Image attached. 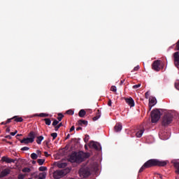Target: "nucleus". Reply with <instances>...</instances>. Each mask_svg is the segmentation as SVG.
Returning <instances> with one entry per match:
<instances>
[{
	"label": "nucleus",
	"mask_w": 179,
	"mask_h": 179,
	"mask_svg": "<svg viewBox=\"0 0 179 179\" xmlns=\"http://www.w3.org/2000/svg\"><path fill=\"white\" fill-rule=\"evenodd\" d=\"M66 174H68L66 169L57 170L53 172V178L55 179L62 178Z\"/></svg>",
	"instance_id": "39448f33"
},
{
	"label": "nucleus",
	"mask_w": 179,
	"mask_h": 179,
	"mask_svg": "<svg viewBox=\"0 0 179 179\" xmlns=\"http://www.w3.org/2000/svg\"><path fill=\"white\" fill-rule=\"evenodd\" d=\"M139 70V66H137L136 67L134 68V71H136Z\"/></svg>",
	"instance_id": "09e8293b"
},
{
	"label": "nucleus",
	"mask_w": 179,
	"mask_h": 179,
	"mask_svg": "<svg viewBox=\"0 0 179 179\" xmlns=\"http://www.w3.org/2000/svg\"><path fill=\"white\" fill-rule=\"evenodd\" d=\"M12 120H14V118H13V117H11V118H10V119H8V120H6V124H10V122H12Z\"/></svg>",
	"instance_id": "79ce46f5"
},
{
	"label": "nucleus",
	"mask_w": 179,
	"mask_h": 179,
	"mask_svg": "<svg viewBox=\"0 0 179 179\" xmlns=\"http://www.w3.org/2000/svg\"><path fill=\"white\" fill-rule=\"evenodd\" d=\"M89 157H90L89 152H84L83 151L73 152L70 155L69 162H71V163H82L85 159H89Z\"/></svg>",
	"instance_id": "f03ea898"
},
{
	"label": "nucleus",
	"mask_w": 179,
	"mask_h": 179,
	"mask_svg": "<svg viewBox=\"0 0 179 179\" xmlns=\"http://www.w3.org/2000/svg\"><path fill=\"white\" fill-rule=\"evenodd\" d=\"M58 124H59V121L55 120L52 124V127H56L57 125H58Z\"/></svg>",
	"instance_id": "72a5a7b5"
},
{
	"label": "nucleus",
	"mask_w": 179,
	"mask_h": 179,
	"mask_svg": "<svg viewBox=\"0 0 179 179\" xmlns=\"http://www.w3.org/2000/svg\"><path fill=\"white\" fill-rule=\"evenodd\" d=\"M64 124H62V122H60L59 124H57L55 127V131H58V129H59L61 128V127H63Z\"/></svg>",
	"instance_id": "a878e982"
},
{
	"label": "nucleus",
	"mask_w": 179,
	"mask_h": 179,
	"mask_svg": "<svg viewBox=\"0 0 179 179\" xmlns=\"http://www.w3.org/2000/svg\"><path fill=\"white\" fill-rule=\"evenodd\" d=\"M8 174H10V169H5L3 170L0 173V178H2L3 177H6Z\"/></svg>",
	"instance_id": "9b49d317"
},
{
	"label": "nucleus",
	"mask_w": 179,
	"mask_h": 179,
	"mask_svg": "<svg viewBox=\"0 0 179 179\" xmlns=\"http://www.w3.org/2000/svg\"><path fill=\"white\" fill-rule=\"evenodd\" d=\"M28 136H29L28 138L31 140V142L33 143V142H34V139L37 136V133L31 131L28 134Z\"/></svg>",
	"instance_id": "f8f14e48"
},
{
	"label": "nucleus",
	"mask_w": 179,
	"mask_h": 179,
	"mask_svg": "<svg viewBox=\"0 0 179 179\" xmlns=\"http://www.w3.org/2000/svg\"><path fill=\"white\" fill-rule=\"evenodd\" d=\"M44 153L46 157H48V156H50V155H48V152H45Z\"/></svg>",
	"instance_id": "13d9d810"
},
{
	"label": "nucleus",
	"mask_w": 179,
	"mask_h": 179,
	"mask_svg": "<svg viewBox=\"0 0 179 179\" xmlns=\"http://www.w3.org/2000/svg\"><path fill=\"white\" fill-rule=\"evenodd\" d=\"M16 136H22V134H17Z\"/></svg>",
	"instance_id": "052dcab7"
},
{
	"label": "nucleus",
	"mask_w": 179,
	"mask_h": 179,
	"mask_svg": "<svg viewBox=\"0 0 179 179\" xmlns=\"http://www.w3.org/2000/svg\"><path fill=\"white\" fill-rule=\"evenodd\" d=\"M79 176L81 177V178H86L90 176V171L88 168H81L79 170Z\"/></svg>",
	"instance_id": "423d86ee"
},
{
	"label": "nucleus",
	"mask_w": 179,
	"mask_h": 179,
	"mask_svg": "<svg viewBox=\"0 0 179 179\" xmlns=\"http://www.w3.org/2000/svg\"><path fill=\"white\" fill-rule=\"evenodd\" d=\"M22 173H30V171H31V169L30 168H24L22 170Z\"/></svg>",
	"instance_id": "c85d7f7f"
},
{
	"label": "nucleus",
	"mask_w": 179,
	"mask_h": 179,
	"mask_svg": "<svg viewBox=\"0 0 179 179\" xmlns=\"http://www.w3.org/2000/svg\"><path fill=\"white\" fill-rule=\"evenodd\" d=\"M175 87L177 90H179V82L175 83Z\"/></svg>",
	"instance_id": "a19ab883"
},
{
	"label": "nucleus",
	"mask_w": 179,
	"mask_h": 179,
	"mask_svg": "<svg viewBox=\"0 0 179 179\" xmlns=\"http://www.w3.org/2000/svg\"><path fill=\"white\" fill-rule=\"evenodd\" d=\"M36 155L37 156H38L39 157H41V151H40L39 150H36Z\"/></svg>",
	"instance_id": "ea45409f"
},
{
	"label": "nucleus",
	"mask_w": 179,
	"mask_h": 179,
	"mask_svg": "<svg viewBox=\"0 0 179 179\" xmlns=\"http://www.w3.org/2000/svg\"><path fill=\"white\" fill-rule=\"evenodd\" d=\"M32 164H36V161H33V162H32Z\"/></svg>",
	"instance_id": "bf43d9fd"
},
{
	"label": "nucleus",
	"mask_w": 179,
	"mask_h": 179,
	"mask_svg": "<svg viewBox=\"0 0 179 179\" xmlns=\"http://www.w3.org/2000/svg\"><path fill=\"white\" fill-rule=\"evenodd\" d=\"M2 162H5L6 163H15V159H10L8 157H3L1 158Z\"/></svg>",
	"instance_id": "4468645a"
},
{
	"label": "nucleus",
	"mask_w": 179,
	"mask_h": 179,
	"mask_svg": "<svg viewBox=\"0 0 179 179\" xmlns=\"http://www.w3.org/2000/svg\"><path fill=\"white\" fill-rule=\"evenodd\" d=\"M84 142L85 143H87V142H89V135H87V134L85 135V137L84 138Z\"/></svg>",
	"instance_id": "e433bc0d"
},
{
	"label": "nucleus",
	"mask_w": 179,
	"mask_h": 179,
	"mask_svg": "<svg viewBox=\"0 0 179 179\" xmlns=\"http://www.w3.org/2000/svg\"><path fill=\"white\" fill-rule=\"evenodd\" d=\"M143 132H145V129L139 130L136 132V136L137 138H142V135H143Z\"/></svg>",
	"instance_id": "412c9836"
},
{
	"label": "nucleus",
	"mask_w": 179,
	"mask_h": 179,
	"mask_svg": "<svg viewBox=\"0 0 179 179\" xmlns=\"http://www.w3.org/2000/svg\"><path fill=\"white\" fill-rule=\"evenodd\" d=\"M156 103H157V101L156 100V98H150L149 99V108H150V110H152V107H153V106H155Z\"/></svg>",
	"instance_id": "ddd939ff"
},
{
	"label": "nucleus",
	"mask_w": 179,
	"mask_h": 179,
	"mask_svg": "<svg viewBox=\"0 0 179 179\" xmlns=\"http://www.w3.org/2000/svg\"><path fill=\"white\" fill-rule=\"evenodd\" d=\"M160 110L158 109H154L151 112V121L152 124H156L159 120H160Z\"/></svg>",
	"instance_id": "20e7f679"
},
{
	"label": "nucleus",
	"mask_w": 179,
	"mask_h": 179,
	"mask_svg": "<svg viewBox=\"0 0 179 179\" xmlns=\"http://www.w3.org/2000/svg\"><path fill=\"white\" fill-rule=\"evenodd\" d=\"M173 116L170 113H168L164 115L162 120V127H167L170 124H171V122H173Z\"/></svg>",
	"instance_id": "7ed1b4c3"
},
{
	"label": "nucleus",
	"mask_w": 179,
	"mask_h": 179,
	"mask_svg": "<svg viewBox=\"0 0 179 179\" xmlns=\"http://www.w3.org/2000/svg\"><path fill=\"white\" fill-rule=\"evenodd\" d=\"M171 164L176 169L175 173H176V174H179V160L173 159L171 161Z\"/></svg>",
	"instance_id": "1a4fd4ad"
},
{
	"label": "nucleus",
	"mask_w": 179,
	"mask_h": 179,
	"mask_svg": "<svg viewBox=\"0 0 179 179\" xmlns=\"http://www.w3.org/2000/svg\"><path fill=\"white\" fill-rule=\"evenodd\" d=\"M50 136L52 137V141L57 138V136H58V134L57 133H52Z\"/></svg>",
	"instance_id": "473e14b6"
},
{
	"label": "nucleus",
	"mask_w": 179,
	"mask_h": 179,
	"mask_svg": "<svg viewBox=\"0 0 179 179\" xmlns=\"http://www.w3.org/2000/svg\"><path fill=\"white\" fill-rule=\"evenodd\" d=\"M0 134H1V131H0Z\"/></svg>",
	"instance_id": "338daca9"
},
{
	"label": "nucleus",
	"mask_w": 179,
	"mask_h": 179,
	"mask_svg": "<svg viewBox=\"0 0 179 179\" xmlns=\"http://www.w3.org/2000/svg\"><path fill=\"white\" fill-rule=\"evenodd\" d=\"M8 123H6V122H2L1 123V125H6Z\"/></svg>",
	"instance_id": "5fc2aeb1"
},
{
	"label": "nucleus",
	"mask_w": 179,
	"mask_h": 179,
	"mask_svg": "<svg viewBox=\"0 0 179 179\" xmlns=\"http://www.w3.org/2000/svg\"><path fill=\"white\" fill-rule=\"evenodd\" d=\"M78 115L80 118H83V117L86 115V110H85V109H81L78 113Z\"/></svg>",
	"instance_id": "6ab92c4d"
},
{
	"label": "nucleus",
	"mask_w": 179,
	"mask_h": 179,
	"mask_svg": "<svg viewBox=\"0 0 179 179\" xmlns=\"http://www.w3.org/2000/svg\"><path fill=\"white\" fill-rule=\"evenodd\" d=\"M13 118H14L15 122H23V117H22L14 116Z\"/></svg>",
	"instance_id": "4be33fe9"
},
{
	"label": "nucleus",
	"mask_w": 179,
	"mask_h": 179,
	"mask_svg": "<svg viewBox=\"0 0 179 179\" xmlns=\"http://www.w3.org/2000/svg\"><path fill=\"white\" fill-rule=\"evenodd\" d=\"M44 141V136H39L36 138V143L38 145H41V141Z\"/></svg>",
	"instance_id": "aec40b11"
},
{
	"label": "nucleus",
	"mask_w": 179,
	"mask_h": 179,
	"mask_svg": "<svg viewBox=\"0 0 179 179\" xmlns=\"http://www.w3.org/2000/svg\"><path fill=\"white\" fill-rule=\"evenodd\" d=\"M46 145H48V142H46Z\"/></svg>",
	"instance_id": "e2e57ef3"
},
{
	"label": "nucleus",
	"mask_w": 179,
	"mask_h": 179,
	"mask_svg": "<svg viewBox=\"0 0 179 179\" xmlns=\"http://www.w3.org/2000/svg\"><path fill=\"white\" fill-rule=\"evenodd\" d=\"M62 118H64V115L62 113H58V117H57V121H59V122L60 121H62Z\"/></svg>",
	"instance_id": "c756f323"
},
{
	"label": "nucleus",
	"mask_w": 179,
	"mask_h": 179,
	"mask_svg": "<svg viewBox=\"0 0 179 179\" xmlns=\"http://www.w3.org/2000/svg\"><path fill=\"white\" fill-rule=\"evenodd\" d=\"M31 178H38V175L37 174V172H34L33 173L31 174Z\"/></svg>",
	"instance_id": "7c9ffc66"
},
{
	"label": "nucleus",
	"mask_w": 179,
	"mask_h": 179,
	"mask_svg": "<svg viewBox=\"0 0 179 179\" xmlns=\"http://www.w3.org/2000/svg\"><path fill=\"white\" fill-rule=\"evenodd\" d=\"M69 138H71V134H68L66 137V139H69Z\"/></svg>",
	"instance_id": "4d7b16f0"
},
{
	"label": "nucleus",
	"mask_w": 179,
	"mask_h": 179,
	"mask_svg": "<svg viewBox=\"0 0 179 179\" xmlns=\"http://www.w3.org/2000/svg\"><path fill=\"white\" fill-rule=\"evenodd\" d=\"M90 149H95V150H101V145L96 141H90L89 143Z\"/></svg>",
	"instance_id": "0eeeda50"
},
{
	"label": "nucleus",
	"mask_w": 179,
	"mask_h": 179,
	"mask_svg": "<svg viewBox=\"0 0 179 179\" xmlns=\"http://www.w3.org/2000/svg\"><path fill=\"white\" fill-rule=\"evenodd\" d=\"M78 124L81 127H83V125H85V127H87L88 122L87 120H80L78 121Z\"/></svg>",
	"instance_id": "a211bd4d"
},
{
	"label": "nucleus",
	"mask_w": 179,
	"mask_h": 179,
	"mask_svg": "<svg viewBox=\"0 0 179 179\" xmlns=\"http://www.w3.org/2000/svg\"><path fill=\"white\" fill-rule=\"evenodd\" d=\"M76 131H82V127H77Z\"/></svg>",
	"instance_id": "603ef678"
},
{
	"label": "nucleus",
	"mask_w": 179,
	"mask_h": 179,
	"mask_svg": "<svg viewBox=\"0 0 179 179\" xmlns=\"http://www.w3.org/2000/svg\"><path fill=\"white\" fill-rule=\"evenodd\" d=\"M5 138H6V139H12V136H10V135L6 136Z\"/></svg>",
	"instance_id": "8fccbe9b"
},
{
	"label": "nucleus",
	"mask_w": 179,
	"mask_h": 179,
	"mask_svg": "<svg viewBox=\"0 0 179 179\" xmlns=\"http://www.w3.org/2000/svg\"><path fill=\"white\" fill-rule=\"evenodd\" d=\"M160 60H155L152 64V68L155 72H159L160 71Z\"/></svg>",
	"instance_id": "6e6552de"
},
{
	"label": "nucleus",
	"mask_w": 179,
	"mask_h": 179,
	"mask_svg": "<svg viewBox=\"0 0 179 179\" xmlns=\"http://www.w3.org/2000/svg\"><path fill=\"white\" fill-rule=\"evenodd\" d=\"M48 113H40V114H36L35 115V117H48Z\"/></svg>",
	"instance_id": "5701e85b"
},
{
	"label": "nucleus",
	"mask_w": 179,
	"mask_h": 179,
	"mask_svg": "<svg viewBox=\"0 0 179 179\" xmlns=\"http://www.w3.org/2000/svg\"><path fill=\"white\" fill-rule=\"evenodd\" d=\"M100 117H101V112L98 109L96 115L92 118V120L93 121H97Z\"/></svg>",
	"instance_id": "f3484780"
},
{
	"label": "nucleus",
	"mask_w": 179,
	"mask_h": 179,
	"mask_svg": "<svg viewBox=\"0 0 179 179\" xmlns=\"http://www.w3.org/2000/svg\"><path fill=\"white\" fill-rule=\"evenodd\" d=\"M110 90L112 91V92H117V87H115V86H112L111 87V88H110Z\"/></svg>",
	"instance_id": "4c0bfd02"
},
{
	"label": "nucleus",
	"mask_w": 179,
	"mask_h": 179,
	"mask_svg": "<svg viewBox=\"0 0 179 179\" xmlns=\"http://www.w3.org/2000/svg\"><path fill=\"white\" fill-rule=\"evenodd\" d=\"M28 179H32L31 178H28Z\"/></svg>",
	"instance_id": "69168bd1"
},
{
	"label": "nucleus",
	"mask_w": 179,
	"mask_h": 179,
	"mask_svg": "<svg viewBox=\"0 0 179 179\" xmlns=\"http://www.w3.org/2000/svg\"><path fill=\"white\" fill-rule=\"evenodd\" d=\"M125 82V80H122L120 81V85H124V83Z\"/></svg>",
	"instance_id": "6e6d98bb"
},
{
	"label": "nucleus",
	"mask_w": 179,
	"mask_h": 179,
	"mask_svg": "<svg viewBox=\"0 0 179 179\" xmlns=\"http://www.w3.org/2000/svg\"><path fill=\"white\" fill-rule=\"evenodd\" d=\"M43 121H45V123L46 125H51V119L50 118H45V119H43Z\"/></svg>",
	"instance_id": "b1692460"
},
{
	"label": "nucleus",
	"mask_w": 179,
	"mask_h": 179,
	"mask_svg": "<svg viewBox=\"0 0 179 179\" xmlns=\"http://www.w3.org/2000/svg\"><path fill=\"white\" fill-rule=\"evenodd\" d=\"M122 129V124L121 123H117L115 126V132H120Z\"/></svg>",
	"instance_id": "dca6fc26"
},
{
	"label": "nucleus",
	"mask_w": 179,
	"mask_h": 179,
	"mask_svg": "<svg viewBox=\"0 0 179 179\" xmlns=\"http://www.w3.org/2000/svg\"><path fill=\"white\" fill-rule=\"evenodd\" d=\"M141 87V84H137L133 86V89H138Z\"/></svg>",
	"instance_id": "58836bf2"
},
{
	"label": "nucleus",
	"mask_w": 179,
	"mask_h": 179,
	"mask_svg": "<svg viewBox=\"0 0 179 179\" xmlns=\"http://www.w3.org/2000/svg\"><path fill=\"white\" fill-rule=\"evenodd\" d=\"M37 157H38V155H37V154L34 152L31 154V159H32V160H36Z\"/></svg>",
	"instance_id": "cd10ccee"
},
{
	"label": "nucleus",
	"mask_w": 179,
	"mask_h": 179,
	"mask_svg": "<svg viewBox=\"0 0 179 179\" xmlns=\"http://www.w3.org/2000/svg\"><path fill=\"white\" fill-rule=\"evenodd\" d=\"M47 174L43 172L39 174L38 179H45Z\"/></svg>",
	"instance_id": "bb28decb"
},
{
	"label": "nucleus",
	"mask_w": 179,
	"mask_h": 179,
	"mask_svg": "<svg viewBox=\"0 0 179 179\" xmlns=\"http://www.w3.org/2000/svg\"><path fill=\"white\" fill-rule=\"evenodd\" d=\"M124 100H125L127 104H128V106H129V107H135V101H134V99H132L131 97L125 98Z\"/></svg>",
	"instance_id": "9d476101"
},
{
	"label": "nucleus",
	"mask_w": 179,
	"mask_h": 179,
	"mask_svg": "<svg viewBox=\"0 0 179 179\" xmlns=\"http://www.w3.org/2000/svg\"><path fill=\"white\" fill-rule=\"evenodd\" d=\"M20 143H24L25 145H27L29 143H33L31 142V139L29 138H24L22 140L20 141Z\"/></svg>",
	"instance_id": "2eb2a0df"
},
{
	"label": "nucleus",
	"mask_w": 179,
	"mask_h": 179,
	"mask_svg": "<svg viewBox=\"0 0 179 179\" xmlns=\"http://www.w3.org/2000/svg\"><path fill=\"white\" fill-rule=\"evenodd\" d=\"M113 104V102L111 101V99H110L108 102V106H109V107H111V105Z\"/></svg>",
	"instance_id": "49530a36"
},
{
	"label": "nucleus",
	"mask_w": 179,
	"mask_h": 179,
	"mask_svg": "<svg viewBox=\"0 0 179 179\" xmlns=\"http://www.w3.org/2000/svg\"><path fill=\"white\" fill-rule=\"evenodd\" d=\"M30 148L29 147H23L21 148V150L24 151V150H29Z\"/></svg>",
	"instance_id": "37998d69"
},
{
	"label": "nucleus",
	"mask_w": 179,
	"mask_h": 179,
	"mask_svg": "<svg viewBox=\"0 0 179 179\" xmlns=\"http://www.w3.org/2000/svg\"><path fill=\"white\" fill-rule=\"evenodd\" d=\"M17 132V130H15V132H10V135H11L12 136H15V135H16Z\"/></svg>",
	"instance_id": "c03bdc74"
},
{
	"label": "nucleus",
	"mask_w": 179,
	"mask_h": 179,
	"mask_svg": "<svg viewBox=\"0 0 179 179\" xmlns=\"http://www.w3.org/2000/svg\"><path fill=\"white\" fill-rule=\"evenodd\" d=\"M75 131V126H72V127H71L69 132H72V131Z\"/></svg>",
	"instance_id": "de8ad7c7"
},
{
	"label": "nucleus",
	"mask_w": 179,
	"mask_h": 179,
	"mask_svg": "<svg viewBox=\"0 0 179 179\" xmlns=\"http://www.w3.org/2000/svg\"><path fill=\"white\" fill-rule=\"evenodd\" d=\"M145 99H148V97H149V92H145Z\"/></svg>",
	"instance_id": "3c124183"
},
{
	"label": "nucleus",
	"mask_w": 179,
	"mask_h": 179,
	"mask_svg": "<svg viewBox=\"0 0 179 179\" xmlns=\"http://www.w3.org/2000/svg\"><path fill=\"white\" fill-rule=\"evenodd\" d=\"M66 114H68V115H73L74 112L72 110H66Z\"/></svg>",
	"instance_id": "2f4dec72"
},
{
	"label": "nucleus",
	"mask_w": 179,
	"mask_h": 179,
	"mask_svg": "<svg viewBox=\"0 0 179 179\" xmlns=\"http://www.w3.org/2000/svg\"><path fill=\"white\" fill-rule=\"evenodd\" d=\"M39 171H47V167L45 166H41L38 169Z\"/></svg>",
	"instance_id": "c9c22d12"
},
{
	"label": "nucleus",
	"mask_w": 179,
	"mask_h": 179,
	"mask_svg": "<svg viewBox=\"0 0 179 179\" xmlns=\"http://www.w3.org/2000/svg\"><path fill=\"white\" fill-rule=\"evenodd\" d=\"M85 149H87V145H85Z\"/></svg>",
	"instance_id": "680f3d73"
},
{
	"label": "nucleus",
	"mask_w": 179,
	"mask_h": 179,
	"mask_svg": "<svg viewBox=\"0 0 179 179\" xmlns=\"http://www.w3.org/2000/svg\"><path fill=\"white\" fill-rule=\"evenodd\" d=\"M45 162V159H38L37 160V162L38 163L39 166H43Z\"/></svg>",
	"instance_id": "393cba45"
},
{
	"label": "nucleus",
	"mask_w": 179,
	"mask_h": 179,
	"mask_svg": "<svg viewBox=\"0 0 179 179\" xmlns=\"http://www.w3.org/2000/svg\"><path fill=\"white\" fill-rule=\"evenodd\" d=\"M169 161H160L157 159H151L144 163V164L141 167L138 173H142L145 169H150V167H165L167 166Z\"/></svg>",
	"instance_id": "f257e3e1"
},
{
	"label": "nucleus",
	"mask_w": 179,
	"mask_h": 179,
	"mask_svg": "<svg viewBox=\"0 0 179 179\" xmlns=\"http://www.w3.org/2000/svg\"><path fill=\"white\" fill-rule=\"evenodd\" d=\"M68 146H69V145H66V148H68Z\"/></svg>",
	"instance_id": "0e129e2a"
},
{
	"label": "nucleus",
	"mask_w": 179,
	"mask_h": 179,
	"mask_svg": "<svg viewBox=\"0 0 179 179\" xmlns=\"http://www.w3.org/2000/svg\"><path fill=\"white\" fill-rule=\"evenodd\" d=\"M27 174H19L18 175V179H24V177H26Z\"/></svg>",
	"instance_id": "f704fd0d"
},
{
	"label": "nucleus",
	"mask_w": 179,
	"mask_h": 179,
	"mask_svg": "<svg viewBox=\"0 0 179 179\" xmlns=\"http://www.w3.org/2000/svg\"><path fill=\"white\" fill-rule=\"evenodd\" d=\"M6 132H8V133L10 132V129L8 127L6 130Z\"/></svg>",
	"instance_id": "864d4df0"
},
{
	"label": "nucleus",
	"mask_w": 179,
	"mask_h": 179,
	"mask_svg": "<svg viewBox=\"0 0 179 179\" xmlns=\"http://www.w3.org/2000/svg\"><path fill=\"white\" fill-rule=\"evenodd\" d=\"M59 167H66V163H62L60 165H59Z\"/></svg>",
	"instance_id": "a18cd8bd"
}]
</instances>
